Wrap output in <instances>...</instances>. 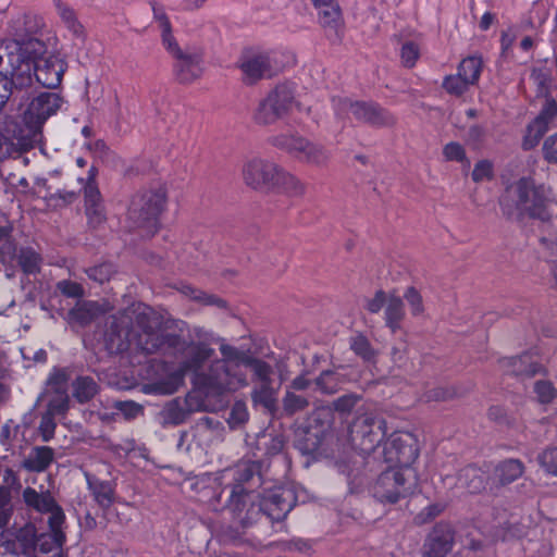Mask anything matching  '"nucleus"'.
<instances>
[{
  "instance_id": "11",
  "label": "nucleus",
  "mask_w": 557,
  "mask_h": 557,
  "mask_svg": "<svg viewBox=\"0 0 557 557\" xmlns=\"http://www.w3.org/2000/svg\"><path fill=\"white\" fill-rule=\"evenodd\" d=\"M248 498L249 496L239 486L231 491L226 507L233 515V521L221 524L216 533L221 543L238 546L247 542L245 537L247 528H243L240 518L245 517Z\"/></svg>"
},
{
  "instance_id": "59",
  "label": "nucleus",
  "mask_w": 557,
  "mask_h": 557,
  "mask_svg": "<svg viewBox=\"0 0 557 557\" xmlns=\"http://www.w3.org/2000/svg\"><path fill=\"white\" fill-rule=\"evenodd\" d=\"M358 401L359 396L355 394H346L334 400L333 406L336 411L348 413L355 408Z\"/></svg>"
},
{
  "instance_id": "16",
  "label": "nucleus",
  "mask_w": 557,
  "mask_h": 557,
  "mask_svg": "<svg viewBox=\"0 0 557 557\" xmlns=\"http://www.w3.org/2000/svg\"><path fill=\"white\" fill-rule=\"evenodd\" d=\"M243 81L252 85L260 79L270 78L278 72L271 53H253L243 57L239 63Z\"/></svg>"
},
{
  "instance_id": "45",
  "label": "nucleus",
  "mask_w": 557,
  "mask_h": 557,
  "mask_svg": "<svg viewBox=\"0 0 557 557\" xmlns=\"http://www.w3.org/2000/svg\"><path fill=\"white\" fill-rule=\"evenodd\" d=\"M536 460L547 474L557 476V446L543 449L539 453Z\"/></svg>"
},
{
  "instance_id": "21",
  "label": "nucleus",
  "mask_w": 557,
  "mask_h": 557,
  "mask_svg": "<svg viewBox=\"0 0 557 557\" xmlns=\"http://www.w3.org/2000/svg\"><path fill=\"white\" fill-rule=\"evenodd\" d=\"M500 368L507 374L530 377L539 373L541 364L530 354L518 357H506L499 360Z\"/></svg>"
},
{
  "instance_id": "56",
  "label": "nucleus",
  "mask_w": 557,
  "mask_h": 557,
  "mask_svg": "<svg viewBox=\"0 0 557 557\" xmlns=\"http://www.w3.org/2000/svg\"><path fill=\"white\" fill-rule=\"evenodd\" d=\"M557 115V103L554 99H546L540 114L534 119L536 123L544 124L545 128L548 129L549 123Z\"/></svg>"
},
{
  "instance_id": "4",
  "label": "nucleus",
  "mask_w": 557,
  "mask_h": 557,
  "mask_svg": "<svg viewBox=\"0 0 557 557\" xmlns=\"http://www.w3.org/2000/svg\"><path fill=\"white\" fill-rule=\"evenodd\" d=\"M165 201L166 191L163 187L136 194L127 211L126 220L129 230H140L145 236L153 235Z\"/></svg>"
},
{
  "instance_id": "62",
  "label": "nucleus",
  "mask_w": 557,
  "mask_h": 557,
  "mask_svg": "<svg viewBox=\"0 0 557 557\" xmlns=\"http://www.w3.org/2000/svg\"><path fill=\"white\" fill-rule=\"evenodd\" d=\"M20 432V426L12 421L7 422L0 432V443L8 448L13 446V441Z\"/></svg>"
},
{
  "instance_id": "12",
  "label": "nucleus",
  "mask_w": 557,
  "mask_h": 557,
  "mask_svg": "<svg viewBox=\"0 0 557 557\" xmlns=\"http://www.w3.org/2000/svg\"><path fill=\"white\" fill-rule=\"evenodd\" d=\"M63 103L62 98L55 92H41L34 97L22 112L23 122L30 129H38Z\"/></svg>"
},
{
  "instance_id": "52",
  "label": "nucleus",
  "mask_w": 557,
  "mask_h": 557,
  "mask_svg": "<svg viewBox=\"0 0 557 557\" xmlns=\"http://www.w3.org/2000/svg\"><path fill=\"white\" fill-rule=\"evenodd\" d=\"M248 420V410L244 403L237 401L233 405L228 418L227 423L232 429H235L242 424H244Z\"/></svg>"
},
{
  "instance_id": "10",
  "label": "nucleus",
  "mask_w": 557,
  "mask_h": 557,
  "mask_svg": "<svg viewBox=\"0 0 557 557\" xmlns=\"http://www.w3.org/2000/svg\"><path fill=\"white\" fill-rule=\"evenodd\" d=\"M271 144L286 150L300 162L315 166H324L330 160V152L320 144L296 135H276L271 138Z\"/></svg>"
},
{
  "instance_id": "42",
  "label": "nucleus",
  "mask_w": 557,
  "mask_h": 557,
  "mask_svg": "<svg viewBox=\"0 0 557 557\" xmlns=\"http://www.w3.org/2000/svg\"><path fill=\"white\" fill-rule=\"evenodd\" d=\"M547 131L544 124L536 123L535 121L531 122L522 139V149L531 150L536 147Z\"/></svg>"
},
{
  "instance_id": "63",
  "label": "nucleus",
  "mask_w": 557,
  "mask_h": 557,
  "mask_svg": "<svg viewBox=\"0 0 557 557\" xmlns=\"http://www.w3.org/2000/svg\"><path fill=\"white\" fill-rule=\"evenodd\" d=\"M57 287L63 295L72 298L82 297L84 294L83 287L79 284L67 280L60 281Z\"/></svg>"
},
{
  "instance_id": "41",
  "label": "nucleus",
  "mask_w": 557,
  "mask_h": 557,
  "mask_svg": "<svg viewBox=\"0 0 557 557\" xmlns=\"http://www.w3.org/2000/svg\"><path fill=\"white\" fill-rule=\"evenodd\" d=\"M97 169L91 166L88 171L84 187L85 206L102 205L101 194L96 185Z\"/></svg>"
},
{
  "instance_id": "13",
  "label": "nucleus",
  "mask_w": 557,
  "mask_h": 557,
  "mask_svg": "<svg viewBox=\"0 0 557 557\" xmlns=\"http://www.w3.org/2000/svg\"><path fill=\"white\" fill-rule=\"evenodd\" d=\"M383 454L385 462L391 467L412 468L418 458L414 437L410 433H394L386 443Z\"/></svg>"
},
{
  "instance_id": "3",
  "label": "nucleus",
  "mask_w": 557,
  "mask_h": 557,
  "mask_svg": "<svg viewBox=\"0 0 557 557\" xmlns=\"http://www.w3.org/2000/svg\"><path fill=\"white\" fill-rule=\"evenodd\" d=\"M221 359L212 361L209 373L200 376L213 396L236 392L247 385V376L242 367H246L251 356L240 351L234 346L222 344L220 346Z\"/></svg>"
},
{
  "instance_id": "51",
  "label": "nucleus",
  "mask_w": 557,
  "mask_h": 557,
  "mask_svg": "<svg viewBox=\"0 0 557 557\" xmlns=\"http://www.w3.org/2000/svg\"><path fill=\"white\" fill-rule=\"evenodd\" d=\"M471 176L475 183L492 180L494 176L493 163L486 159L478 161L474 164Z\"/></svg>"
},
{
  "instance_id": "22",
  "label": "nucleus",
  "mask_w": 557,
  "mask_h": 557,
  "mask_svg": "<svg viewBox=\"0 0 557 557\" xmlns=\"http://www.w3.org/2000/svg\"><path fill=\"white\" fill-rule=\"evenodd\" d=\"M48 386L49 392L53 391V396L48 401L47 411L54 416L64 414L69 409L70 403L65 379L60 374L50 376Z\"/></svg>"
},
{
  "instance_id": "26",
  "label": "nucleus",
  "mask_w": 557,
  "mask_h": 557,
  "mask_svg": "<svg viewBox=\"0 0 557 557\" xmlns=\"http://www.w3.org/2000/svg\"><path fill=\"white\" fill-rule=\"evenodd\" d=\"M318 10L319 22L323 27L336 29L342 24V10L338 0H310Z\"/></svg>"
},
{
  "instance_id": "36",
  "label": "nucleus",
  "mask_w": 557,
  "mask_h": 557,
  "mask_svg": "<svg viewBox=\"0 0 557 557\" xmlns=\"http://www.w3.org/2000/svg\"><path fill=\"white\" fill-rule=\"evenodd\" d=\"M317 388L323 394H335L339 391L344 379L334 370H325L314 380Z\"/></svg>"
},
{
  "instance_id": "23",
  "label": "nucleus",
  "mask_w": 557,
  "mask_h": 557,
  "mask_svg": "<svg viewBox=\"0 0 557 557\" xmlns=\"http://www.w3.org/2000/svg\"><path fill=\"white\" fill-rule=\"evenodd\" d=\"M264 506H277L276 512H272V520L280 521L284 519L293 509L295 497L290 488L277 487L263 496Z\"/></svg>"
},
{
  "instance_id": "29",
  "label": "nucleus",
  "mask_w": 557,
  "mask_h": 557,
  "mask_svg": "<svg viewBox=\"0 0 557 557\" xmlns=\"http://www.w3.org/2000/svg\"><path fill=\"white\" fill-rule=\"evenodd\" d=\"M176 60L175 70L181 82L190 83L201 75L202 67L198 55L182 52V55H177Z\"/></svg>"
},
{
  "instance_id": "8",
  "label": "nucleus",
  "mask_w": 557,
  "mask_h": 557,
  "mask_svg": "<svg viewBox=\"0 0 557 557\" xmlns=\"http://www.w3.org/2000/svg\"><path fill=\"white\" fill-rule=\"evenodd\" d=\"M332 102L336 115L341 119L351 113L357 121L372 126H389L395 123L388 111L373 102L352 101L346 97H334Z\"/></svg>"
},
{
  "instance_id": "6",
  "label": "nucleus",
  "mask_w": 557,
  "mask_h": 557,
  "mask_svg": "<svg viewBox=\"0 0 557 557\" xmlns=\"http://www.w3.org/2000/svg\"><path fill=\"white\" fill-rule=\"evenodd\" d=\"M418 475L413 468L389 467L375 481L373 496L382 503H397L417 487Z\"/></svg>"
},
{
  "instance_id": "15",
  "label": "nucleus",
  "mask_w": 557,
  "mask_h": 557,
  "mask_svg": "<svg viewBox=\"0 0 557 557\" xmlns=\"http://www.w3.org/2000/svg\"><path fill=\"white\" fill-rule=\"evenodd\" d=\"M277 166L274 162L261 158L249 159L243 165V180L252 189L270 190Z\"/></svg>"
},
{
  "instance_id": "50",
  "label": "nucleus",
  "mask_w": 557,
  "mask_h": 557,
  "mask_svg": "<svg viewBox=\"0 0 557 557\" xmlns=\"http://www.w3.org/2000/svg\"><path fill=\"white\" fill-rule=\"evenodd\" d=\"M114 272H115V270H114V267L112 263H101L99 265L89 268L86 271L89 278H91L100 284L108 282Z\"/></svg>"
},
{
  "instance_id": "30",
  "label": "nucleus",
  "mask_w": 557,
  "mask_h": 557,
  "mask_svg": "<svg viewBox=\"0 0 557 557\" xmlns=\"http://www.w3.org/2000/svg\"><path fill=\"white\" fill-rule=\"evenodd\" d=\"M405 318V309L403 299L394 293L388 294V298L384 308L385 325L395 333L400 329V323Z\"/></svg>"
},
{
  "instance_id": "20",
  "label": "nucleus",
  "mask_w": 557,
  "mask_h": 557,
  "mask_svg": "<svg viewBox=\"0 0 557 557\" xmlns=\"http://www.w3.org/2000/svg\"><path fill=\"white\" fill-rule=\"evenodd\" d=\"M63 64L55 57L39 59L32 66V77L46 88H57L62 81Z\"/></svg>"
},
{
  "instance_id": "37",
  "label": "nucleus",
  "mask_w": 557,
  "mask_h": 557,
  "mask_svg": "<svg viewBox=\"0 0 557 557\" xmlns=\"http://www.w3.org/2000/svg\"><path fill=\"white\" fill-rule=\"evenodd\" d=\"M97 392L98 385L90 376H79L73 383V395L82 404L89 401Z\"/></svg>"
},
{
  "instance_id": "5",
  "label": "nucleus",
  "mask_w": 557,
  "mask_h": 557,
  "mask_svg": "<svg viewBox=\"0 0 557 557\" xmlns=\"http://www.w3.org/2000/svg\"><path fill=\"white\" fill-rule=\"evenodd\" d=\"M138 332L134 335V347L147 355H172L173 348L181 344V337L175 334L161 332L157 318L141 312L136 318Z\"/></svg>"
},
{
  "instance_id": "24",
  "label": "nucleus",
  "mask_w": 557,
  "mask_h": 557,
  "mask_svg": "<svg viewBox=\"0 0 557 557\" xmlns=\"http://www.w3.org/2000/svg\"><path fill=\"white\" fill-rule=\"evenodd\" d=\"M270 190H276L290 197H300L306 191V185L297 176L278 165Z\"/></svg>"
},
{
  "instance_id": "9",
  "label": "nucleus",
  "mask_w": 557,
  "mask_h": 557,
  "mask_svg": "<svg viewBox=\"0 0 557 557\" xmlns=\"http://www.w3.org/2000/svg\"><path fill=\"white\" fill-rule=\"evenodd\" d=\"M23 500L27 507L38 512L49 515L48 524L49 529L52 530L51 543L53 545H58L61 541L65 540V535L62 531L65 515L50 492H37L33 487H26L23 491Z\"/></svg>"
},
{
  "instance_id": "48",
  "label": "nucleus",
  "mask_w": 557,
  "mask_h": 557,
  "mask_svg": "<svg viewBox=\"0 0 557 557\" xmlns=\"http://www.w3.org/2000/svg\"><path fill=\"white\" fill-rule=\"evenodd\" d=\"M533 392L540 404H550L557 397V388L552 382L545 380L536 381L533 385Z\"/></svg>"
},
{
  "instance_id": "27",
  "label": "nucleus",
  "mask_w": 557,
  "mask_h": 557,
  "mask_svg": "<svg viewBox=\"0 0 557 557\" xmlns=\"http://www.w3.org/2000/svg\"><path fill=\"white\" fill-rule=\"evenodd\" d=\"M457 485L475 494L488 486L485 473L478 467L468 466L460 470L457 478Z\"/></svg>"
},
{
  "instance_id": "17",
  "label": "nucleus",
  "mask_w": 557,
  "mask_h": 557,
  "mask_svg": "<svg viewBox=\"0 0 557 557\" xmlns=\"http://www.w3.org/2000/svg\"><path fill=\"white\" fill-rule=\"evenodd\" d=\"M30 86L32 76L16 73L14 70L11 73V78L0 77V111L8 103L21 110V100L28 92Z\"/></svg>"
},
{
  "instance_id": "64",
  "label": "nucleus",
  "mask_w": 557,
  "mask_h": 557,
  "mask_svg": "<svg viewBox=\"0 0 557 557\" xmlns=\"http://www.w3.org/2000/svg\"><path fill=\"white\" fill-rule=\"evenodd\" d=\"M543 152L547 161L557 163V134L549 136L544 141Z\"/></svg>"
},
{
  "instance_id": "44",
  "label": "nucleus",
  "mask_w": 557,
  "mask_h": 557,
  "mask_svg": "<svg viewBox=\"0 0 557 557\" xmlns=\"http://www.w3.org/2000/svg\"><path fill=\"white\" fill-rule=\"evenodd\" d=\"M273 381L258 383L251 393L255 403L261 404L265 408H270L274 403L275 391L272 386Z\"/></svg>"
},
{
  "instance_id": "47",
  "label": "nucleus",
  "mask_w": 557,
  "mask_h": 557,
  "mask_svg": "<svg viewBox=\"0 0 557 557\" xmlns=\"http://www.w3.org/2000/svg\"><path fill=\"white\" fill-rule=\"evenodd\" d=\"M473 85L458 72L456 75H448L443 81V88L450 95L461 96L463 95L469 86Z\"/></svg>"
},
{
  "instance_id": "19",
  "label": "nucleus",
  "mask_w": 557,
  "mask_h": 557,
  "mask_svg": "<svg viewBox=\"0 0 557 557\" xmlns=\"http://www.w3.org/2000/svg\"><path fill=\"white\" fill-rule=\"evenodd\" d=\"M525 472L524 463L517 458H507L497 462L488 478V488L497 492L520 479Z\"/></svg>"
},
{
  "instance_id": "31",
  "label": "nucleus",
  "mask_w": 557,
  "mask_h": 557,
  "mask_svg": "<svg viewBox=\"0 0 557 557\" xmlns=\"http://www.w3.org/2000/svg\"><path fill=\"white\" fill-rule=\"evenodd\" d=\"M54 5L67 30L73 37L83 41L86 36L85 28L78 21L74 9L61 0H55Z\"/></svg>"
},
{
  "instance_id": "34",
  "label": "nucleus",
  "mask_w": 557,
  "mask_h": 557,
  "mask_svg": "<svg viewBox=\"0 0 557 557\" xmlns=\"http://www.w3.org/2000/svg\"><path fill=\"white\" fill-rule=\"evenodd\" d=\"M129 332L120 330L116 324H112L110 331L107 333L106 343L111 352H123L134 345L133 338L129 339Z\"/></svg>"
},
{
  "instance_id": "58",
  "label": "nucleus",
  "mask_w": 557,
  "mask_h": 557,
  "mask_svg": "<svg viewBox=\"0 0 557 557\" xmlns=\"http://www.w3.org/2000/svg\"><path fill=\"white\" fill-rule=\"evenodd\" d=\"M54 414L46 411L40 420L39 431L45 442L50 441L53 437L55 430Z\"/></svg>"
},
{
  "instance_id": "38",
  "label": "nucleus",
  "mask_w": 557,
  "mask_h": 557,
  "mask_svg": "<svg viewBox=\"0 0 557 557\" xmlns=\"http://www.w3.org/2000/svg\"><path fill=\"white\" fill-rule=\"evenodd\" d=\"M483 61L480 57L471 55L465 58L459 66L458 73L473 85L478 83L482 72Z\"/></svg>"
},
{
  "instance_id": "25",
  "label": "nucleus",
  "mask_w": 557,
  "mask_h": 557,
  "mask_svg": "<svg viewBox=\"0 0 557 557\" xmlns=\"http://www.w3.org/2000/svg\"><path fill=\"white\" fill-rule=\"evenodd\" d=\"M268 96L269 101H272V103L277 107L284 117L292 113L295 108H299L295 96V86L293 84L286 83L277 85Z\"/></svg>"
},
{
  "instance_id": "40",
  "label": "nucleus",
  "mask_w": 557,
  "mask_h": 557,
  "mask_svg": "<svg viewBox=\"0 0 557 557\" xmlns=\"http://www.w3.org/2000/svg\"><path fill=\"white\" fill-rule=\"evenodd\" d=\"M309 406L307 397L297 395L295 392L287 389L282 398L283 411L287 416L305 410Z\"/></svg>"
},
{
  "instance_id": "2",
  "label": "nucleus",
  "mask_w": 557,
  "mask_h": 557,
  "mask_svg": "<svg viewBox=\"0 0 557 557\" xmlns=\"http://www.w3.org/2000/svg\"><path fill=\"white\" fill-rule=\"evenodd\" d=\"M176 352H182L183 356L180 368L164 380L152 383L150 385L151 391L160 395L174 394L182 385L184 375L191 373L195 384L202 388L207 395H212L210 388L200 382V376L209 373V369L203 370V366L212 359L215 352L214 349L203 343H187L181 338L180 346L172 350V354Z\"/></svg>"
},
{
  "instance_id": "1",
  "label": "nucleus",
  "mask_w": 557,
  "mask_h": 557,
  "mask_svg": "<svg viewBox=\"0 0 557 557\" xmlns=\"http://www.w3.org/2000/svg\"><path fill=\"white\" fill-rule=\"evenodd\" d=\"M553 203L549 188L535 185L525 177L507 186L499 199L500 208L507 216L518 219L529 216L543 222L552 219Z\"/></svg>"
},
{
  "instance_id": "46",
  "label": "nucleus",
  "mask_w": 557,
  "mask_h": 557,
  "mask_svg": "<svg viewBox=\"0 0 557 557\" xmlns=\"http://www.w3.org/2000/svg\"><path fill=\"white\" fill-rule=\"evenodd\" d=\"M349 345L351 350L363 360L370 361L374 359L375 351L366 336L361 334L352 336Z\"/></svg>"
},
{
  "instance_id": "57",
  "label": "nucleus",
  "mask_w": 557,
  "mask_h": 557,
  "mask_svg": "<svg viewBox=\"0 0 557 557\" xmlns=\"http://www.w3.org/2000/svg\"><path fill=\"white\" fill-rule=\"evenodd\" d=\"M404 298L409 305L410 312L413 315H419L423 312V300L420 293L414 287H409L404 294Z\"/></svg>"
},
{
  "instance_id": "61",
  "label": "nucleus",
  "mask_w": 557,
  "mask_h": 557,
  "mask_svg": "<svg viewBox=\"0 0 557 557\" xmlns=\"http://www.w3.org/2000/svg\"><path fill=\"white\" fill-rule=\"evenodd\" d=\"M151 7L153 12V21L158 24L160 30H171V22L164 7L157 2H152Z\"/></svg>"
},
{
  "instance_id": "32",
  "label": "nucleus",
  "mask_w": 557,
  "mask_h": 557,
  "mask_svg": "<svg viewBox=\"0 0 557 557\" xmlns=\"http://www.w3.org/2000/svg\"><path fill=\"white\" fill-rule=\"evenodd\" d=\"M87 483L99 506L109 508L113 504L115 486L112 482L87 476Z\"/></svg>"
},
{
  "instance_id": "60",
  "label": "nucleus",
  "mask_w": 557,
  "mask_h": 557,
  "mask_svg": "<svg viewBox=\"0 0 557 557\" xmlns=\"http://www.w3.org/2000/svg\"><path fill=\"white\" fill-rule=\"evenodd\" d=\"M71 317L81 324L89 323L94 318V305L84 304L70 312Z\"/></svg>"
},
{
  "instance_id": "33",
  "label": "nucleus",
  "mask_w": 557,
  "mask_h": 557,
  "mask_svg": "<svg viewBox=\"0 0 557 557\" xmlns=\"http://www.w3.org/2000/svg\"><path fill=\"white\" fill-rule=\"evenodd\" d=\"M249 496L248 498V506L246 507V513L244 518H240V523L243 528H250L253 523H256L259 519V517L264 513L272 520V512H276L277 506H264V498L262 497L261 502L259 504H256L252 500V495L247 494Z\"/></svg>"
},
{
  "instance_id": "18",
  "label": "nucleus",
  "mask_w": 557,
  "mask_h": 557,
  "mask_svg": "<svg viewBox=\"0 0 557 557\" xmlns=\"http://www.w3.org/2000/svg\"><path fill=\"white\" fill-rule=\"evenodd\" d=\"M455 531L449 523L440 522L429 533L424 545V557H446L453 549Z\"/></svg>"
},
{
  "instance_id": "49",
  "label": "nucleus",
  "mask_w": 557,
  "mask_h": 557,
  "mask_svg": "<svg viewBox=\"0 0 557 557\" xmlns=\"http://www.w3.org/2000/svg\"><path fill=\"white\" fill-rule=\"evenodd\" d=\"M246 367L251 368L253 372V381L257 383L271 382L272 381V368L265 361L251 357Z\"/></svg>"
},
{
  "instance_id": "7",
  "label": "nucleus",
  "mask_w": 557,
  "mask_h": 557,
  "mask_svg": "<svg viewBox=\"0 0 557 557\" xmlns=\"http://www.w3.org/2000/svg\"><path fill=\"white\" fill-rule=\"evenodd\" d=\"M386 435V422L373 413H361L349 428L352 445L363 454H371Z\"/></svg>"
},
{
  "instance_id": "35",
  "label": "nucleus",
  "mask_w": 557,
  "mask_h": 557,
  "mask_svg": "<svg viewBox=\"0 0 557 557\" xmlns=\"http://www.w3.org/2000/svg\"><path fill=\"white\" fill-rule=\"evenodd\" d=\"M284 119L277 107L269 101V96L260 101L253 113V120L259 125H271Z\"/></svg>"
},
{
  "instance_id": "54",
  "label": "nucleus",
  "mask_w": 557,
  "mask_h": 557,
  "mask_svg": "<svg viewBox=\"0 0 557 557\" xmlns=\"http://www.w3.org/2000/svg\"><path fill=\"white\" fill-rule=\"evenodd\" d=\"M443 156L447 161L469 163L465 148L456 141H450L444 146Z\"/></svg>"
},
{
  "instance_id": "14",
  "label": "nucleus",
  "mask_w": 557,
  "mask_h": 557,
  "mask_svg": "<svg viewBox=\"0 0 557 557\" xmlns=\"http://www.w3.org/2000/svg\"><path fill=\"white\" fill-rule=\"evenodd\" d=\"M14 51L10 53V63L16 73L32 76V66L39 59H45L46 45L44 41L28 37L14 40Z\"/></svg>"
},
{
  "instance_id": "39",
  "label": "nucleus",
  "mask_w": 557,
  "mask_h": 557,
  "mask_svg": "<svg viewBox=\"0 0 557 557\" xmlns=\"http://www.w3.org/2000/svg\"><path fill=\"white\" fill-rule=\"evenodd\" d=\"M180 292L184 296H186L190 299H194L200 304L212 305V306H216L220 308L225 307V301L223 299H221L214 295L207 294L202 290L196 289L195 287H193L190 285L183 284L180 288Z\"/></svg>"
},
{
  "instance_id": "53",
  "label": "nucleus",
  "mask_w": 557,
  "mask_h": 557,
  "mask_svg": "<svg viewBox=\"0 0 557 557\" xmlns=\"http://www.w3.org/2000/svg\"><path fill=\"white\" fill-rule=\"evenodd\" d=\"M196 430L201 435L209 433L212 436H220L223 431V425L213 418L203 417L198 421Z\"/></svg>"
},
{
  "instance_id": "43",
  "label": "nucleus",
  "mask_w": 557,
  "mask_h": 557,
  "mask_svg": "<svg viewBox=\"0 0 557 557\" xmlns=\"http://www.w3.org/2000/svg\"><path fill=\"white\" fill-rule=\"evenodd\" d=\"M18 264L27 274L37 273L40 269L41 258L33 249H22L17 256Z\"/></svg>"
},
{
  "instance_id": "55",
  "label": "nucleus",
  "mask_w": 557,
  "mask_h": 557,
  "mask_svg": "<svg viewBox=\"0 0 557 557\" xmlns=\"http://www.w3.org/2000/svg\"><path fill=\"white\" fill-rule=\"evenodd\" d=\"M420 57V49L413 41H407L400 50V59L405 66L412 67Z\"/></svg>"
},
{
  "instance_id": "28",
  "label": "nucleus",
  "mask_w": 557,
  "mask_h": 557,
  "mask_svg": "<svg viewBox=\"0 0 557 557\" xmlns=\"http://www.w3.org/2000/svg\"><path fill=\"white\" fill-rule=\"evenodd\" d=\"M54 460V450L49 446H36L23 460L24 469L33 472H44Z\"/></svg>"
}]
</instances>
